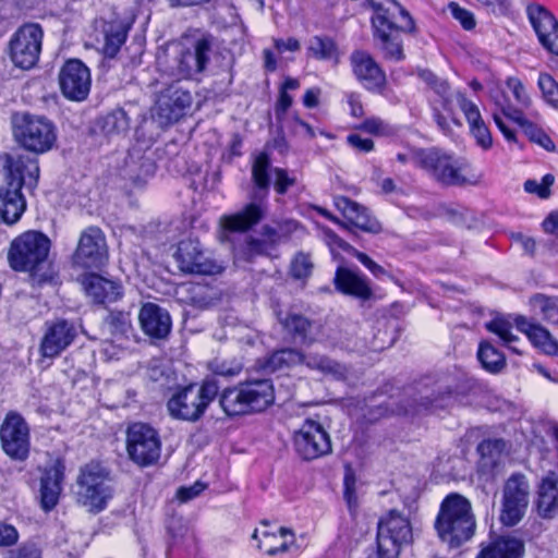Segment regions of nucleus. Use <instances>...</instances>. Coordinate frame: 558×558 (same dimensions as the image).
<instances>
[{
  "mask_svg": "<svg viewBox=\"0 0 558 558\" xmlns=\"http://www.w3.org/2000/svg\"><path fill=\"white\" fill-rule=\"evenodd\" d=\"M155 162L147 157L141 156L135 160L134 156L130 155L126 160V174L136 184L145 182L155 174Z\"/></svg>",
  "mask_w": 558,
  "mask_h": 558,
  "instance_id": "nucleus-43",
  "label": "nucleus"
},
{
  "mask_svg": "<svg viewBox=\"0 0 558 558\" xmlns=\"http://www.w3.org/2000/svg\"><path fill=\"white\" fill-rule=\"evenodd\" d=\"M427 155L428 148L408 147L404 151L398 153L396 158L402 165L412 163L424 170Z\"/></svg>",
  "mask_w": 558,
  "mask_h": 558,
  "instance_id": "nucleus-49",
  "label": "nucleus"
},
{
  "mask_svg": "<svg viewBox=\"0 0 558 558\" xmlns=\"http://www.w3.org/2000/svg\"><path fill=\"white\" fill-rule=\"evenodd\" d=\"M432 89L439 96L442 109L452 114L458 92H452L447 81L441 78L438 80Z\"/></svg>",
  "mask_w": 558,
  "mask_h": 558,
  "instance_id": "nucleus-50",
  "label": "nucleus"
},
{
  "mask_svg": "<svg viewBox=\"0 0 558 558\" xmlns=\"http://www.w3.org/2000/svg\"><path fill=\"white\" fill-rule=\"evenodd\" d=\"M82 284L86 294L98 304L116 302L123 294V289L119 281L105 278L97 274L84 276Z\"/></svg>",
  "mask_w": 558,
  "mask_h": 558,
  "instance_id": "nucleus-29",
  "label": "nucleus"
},
{
  "mask_svg": "<svg viewBox=\"0 0 558 558\" xmlns=\"http://www.w3.org/2000/svg\"><path fill=\"white\" fill-rule=\"evenodd\" d=\"M347 142L356 150L362 153H368L374 148V142L371 138H363L359 134H350L347 137Z\"/></svg>",
  "mask_w": 558,
  "mask_h": 558,
  "instance_id": "nucleus-62",
  "label": "nucleus"
},
{
  "mask_svg": "<svg viewBox=\"0 0 558 558\" xmlns=\"http://www.w3.org/2000/svg\"><path fill=\"white\" fill-rule=\"evenodd\" d=\"M208 368L213 374L223 377L238 376L243 369V363L236 357H215L209 362Z\"/></svg>",
  "mask_w": 558,
  "mask_h": 558,
  "instance_id": "nucleus-47",
  "label": "nucleus"
},
{
  "mask_svg": "<svg viewBox=\"0 0 558 558\" xmlns=\"http://www.w3.org/2000/svg\"><path fill=\"white\" fill-rule=\"evenodd\" d=\"M3 451L12 459L23 461L29 453V428L16 412H9L0 428Z\"/></svg>",
  "mask_w": 558,
  "mask_h": 558,
  "instance_id": "nucleus-17",
  "label": "nucleus"
},
{
  "mask_svg": "<svg viewBox=\"0 0 558 558\" xmlns=\"http://www.w3.org/2000/svg\"><path fill=\"white\" fill-rule=\"evenodd\" d=\"M206 484L197 481L191 486H182L177 492V497L180 501L186 502L197 497L204 489Z\"/></svg>",
  "mask_w": 558,
  "mask_h": 558,
  "instance_id": "nucleus-59",
  "label": "nucleus"
},
{
  "mask_svg": "<svg viewBox=\"0 0 558 558\" xmlns=\"http://www.w3.org/2000/svg\"><path fill=\"white\" fill-rule=\"evenodd\" d=\"M7 558H41V555L35 545H24L19 550L11 551Z\"/></svg>",
  "mask_w": 558,
  "mask_h": 558,
  "instance_id": "nucleus-64",
  "label": "nucleus"
},
{
  "mask_svg": "<svg viewBox=\"0 0 558 558\" xmlns=\"http://www.w3.org/2000/svg\"><path fill=\"white\" fill-rule=\"evenodd\" d=\"M514 324L518 330L524 332L536 348L541 349L546 354L553 355L558 353V342L546 328L529 322L523 316H517Z\"/></svg>",
  "mask_w": 558,
  "mask_h": 558,
  "instance_id": "nucleus-35",
  "label": "nucleus"
},
{
  "mask_svg": "<svg viewBox=\"0 0 558 558\" xmlns=\"http://www.w3.org/2000/svg\"><path fill=\"white\" fill-rule=\"evenodd\" d=\"M173 256L180 270L186 274L215 275L223 270V266L208 256L197 240L180 241Z\"/></svg>",
  "mask_w": 558,
  "mask_h": 558,
  "instance_id": "nucleus-16",
  "label": "nucleus"
},
{
  "mask_svg": "<svg viewBox=\"0 0 558 558\" xmlns=\"http://www.w3.org/2000/svg\"><path fill=\"white\" fill-rule=\"evenodd\" d=\"M276 174L275 190L278 194L283 195L290 186H293L296 182L295 178L290 177L284 169L275 168Z\"/></svg>",
  "mask_w": 558,
  "mask_h": 558,
  "instance_id": "nucleus-57",
  "label": "nucleus"
},
{
  "mask_svg": "<svg viewBox=\"0 0 558 558\" xmlns=\"http://www.w3.org/2000/svg\"><path fill=\"white\" fill-rule=\"evenodd\" d=\"M76 485L77 501L92 513L104 511L113 497L110 473L97 462L81 468Z\"/></svg>",
  "mask_w": 558,
  "mask_h": 558,
  "instance_id": "nucleus-8",
  "label": "nucleus"
},
{
  "mask_svg": "<svg viewBox=\"0 0 558 558\" xmlns=\"http://www.w3.org/2000/svg\"><path fill=\"white\" fill-rule=\"evenodd\" d=\"M538 87L544 99L554 107H558V83L546 73L539 74Z\"/></svg>",
  "mask_w": 558,
  "mask_h": 558,
  "instance_id": "nucleus-54",
  "label": "nucleus"
},
{
  "mask_svg": "<svg viewBox=\"0 0 558 558\" xmlns=\"http://www.w3.org/2000/svg\"><path fill=\"white\" fill-rule=\"evenodd\" d=\"M275 402V388L268 378L247 379L222 391L219 403L229 416L263 412Z\"/></svg>",
  "mask_w": 558,
  "mask_h": 558,
  "instance_id": "nucleus-5",
  "label": "nucleus"
},
{
  "mask_svg": "<svg viewBox=\"0 0 558 558\" xmlns=\"http://www.w3.org/2000/svg\"><path fill=\"white\" fill-rule=\"evenodd\" d=\"M457 104L465 116L470 129L484 122L478 107L471 100L466 99L462 93H457Z\"/></svg>",
  "mask_w": 558,
  "mask_h": 558,
  "instance_id": "nucleus-51",
  "label": "nucleus"
},
{
  "mask_svg": "<svg viewBox=\"0 0 558 558\" xmlns=\"http://www.w3.org/2000/svg\"><path fill=\"white\" fill-rule=\"evenodd\" d=\"M523 543L515 537H499L483 548L476 558H521Z\"/></svg>",
  "mask_w": 558,
  "mask_h": 558,
  "instance_id": "nucleus-36",
  "label": "nucleus"
},
{
  "mask_svg": "<svg viewBox=\"0 0 558 558\" xmlns=\"http://www.w3.org/2000/svg\"><path fill=\"white\" fill-rule=\"evenodd\" d=\"M59 85L66 99L83 101L90 92V71L81 60L70 59L60 69Z\"/></svg>",
  "mask_w": 558,
  "mask_h": 558,
  "instance_id": "nucleus-20",
  "label": "nucleus"
},
{
  "mask_svg": "<svg viewBox=\"0 0 558 558\" xmlns=\"http://www.w3.org/2000/svg\"><path fill=\"white\" fill-rule=\"evenodd\" d=\"M275 245L266 239H251L247 242V251L250 254L263 255L268 254Z\"/></svg>",
  "mask_w": 558,
  "mask_h": 558,
  "instance_id": "nucleus-63",
  "label": "nucleus"
},
{
  "mask_svg": "<svg viewBox=\"0 0 558 558\" xmlns=\"http://www.w3.org/2000/svg\"><path fill=\"white\" fill-rule=\"evenodd\" d=\"M424 171L438 183L448 186L477 183V178L474 174H470L468 163L456 159L436 147L428 148Z\"/></svg>",
  "mask_w": 558,
  "mask_h": 558,
  "instance_id": "nucleus-11",
  "label": "nucleus"
},
{
  "mask_svg": "<svg viewBox=\"0 0 558 558\" xmlns=\"http://www.w3.org/2000/svg\"><path fill=\"white\" fill-rule=\"evenodd\" d=\"M213 53V40L203 36L189 46H179L165 71L177 80L201 81L207 71Z\"/></svg>",
  "mask_w": 558,
  "mask_h": 558,
  "instance_id": "nucleus-9",
  "label": "nucleus"
},
{
  "mask_svg": "<svg viewBox=\"0 0 558 558\" xmlns=\"http://www.w3.org/2000/svg\"><path fill=\"white\" fill-rule=\"evenodd\" d=\"M264 541L258 544L259 549H264L269 556L288 551L290 545L294 543V535L291 530L279 529V534L264 532Z\"/></svg>",
  "mask_w": 558,
  "mask_h": 558,
  "instance_id": "nucleus-37",
  "label": "nucleus"
},
{
  "mask_svg": "<svg viewBox=\"0 0 558 558\" xmlns=\"http://www.w3.org/2000/svg\"><path fill=\"white\" fill-rule=\"evenodd\" d=\"M535 507L543 519H553L558 514V474L549 472L545 475L536 490Z\"/></svg>",
  "mask_w": 558,
  "mask_h": 558,
  "instance_id": "nucleus-30",
  "label": "nucleus"
},
{
  "mask_svg": "<svg viewBox=\"0 0 558 558\" xmlns=\"http://www.w3.org/2000/svg\"><path fill=\"white\" fill-rule=\"evenodd\" d=\"M472 135L475 137L477 144L482 146L484 149H487L492 146L493 140L488 128L485 122H482L470 129Z\"/></svg>",
  "mask_w": 558,
  "mask_h": 558,
  "instance_id": "nucleus-58",
  "label": "nucleus"
},
{
  "mask_svg": "<svg viewBox=\"0 0 558 558\" xmlns=\"http://www.w3.org/2000/svg\"><path fill=\"white\" fill-rule=\"evenodd\" d=\"M50 246V239L43 232L35 230L23 232L10 244L9 264L16 271H28L33 282L41 286L52 278L47 271L39 274L47 262Z\"/></svg>",
  "mask_w": 558,
  "mask_h": 558,
  "instance_id": "nucleus-3",
  "label": "nucleus"
},
{
  "mask_svg": "<svg viewBox=\"0 0 558 558\" xmlns=\"http://www.w3.org/2000/svg\"><path fill=\"white\" fill-rule=\"evenodd\" d=\"M412 541V527L407 517L397 510H390L378 522L377 548L389 555L390 558H399L401 547Z\"/></svg>",
  "mask_w": 558,
  "mask_h": 558,
  "instance_id": "nucleus-14",
  "label": "nucleus"
},
{
  "mask_svg": "<svg viewBox=\"0 0 558 558\" xmlns=\"http://www.w3.org/2000/svg\"><path fill=\"white\" fill-rule=\"evenodd\" d=\"M307 52L316 60H338L339 50L336 41L329 36H313L307 46Z\"/></svg>",
  "mask_w": 558,
  "mask_h": 558,
  "instance_id": "nucleus-40",
  "label": "nucleus"
},
{
  "mask_svg": "<svg viewBox=\"0 0 558 558\" xmlns=\"http://www.w3.org/2000/svg\"><path fill=\"white\" fill-rule=\"evenodd\" d=\"M101 132L107 136L125 133L130 126V120L123 109H116L104 116L98 122Z\"/></svg>",
  "mask_w": 558,
  "mask_h": 558,
  "instance_id": "nucleus-44",
  "label": "nucleus"
},
{
  "mask_svg": "<svg viewBox=\"0 0 558 558\" xmlns=\"http://www.w3.org/2000/svg\"><path fill=\"white\" fill-rule=\"evenodd\" d=\"M294 447L304 460H314L331 452V441L320 423L306 420L294 433Z\"/></svg>",
  "mask_w": 558,
  "mask_h": 558,
  "instance_id": "nucleus-19",
  "label": "nucleus"
},
{
  "mask_svg": "<svg viewBox=\"0 0 558 558\" xmlns=\"http://www.w3.org/2000/svg\"><path fill=\"white\" fill-rule=\"evenodd\" d=\"M360 129L376 136H390L396 133L393 126L377 117L365 119Z\"/></svg>",
  "mask_w": 558,
  "mask_h": 558,
  "instance_id": "nucleus-52",
  "label": "nucleus"
},
{
  "mask_svg": "<svg viewBox=\"0 0 558 558\" xmlns=\"http://www.w3.org/2000/svg\"><path fill=\"white\" fill-rule=\"evenodd\" d=\"M193 97L189 90L170 85L158 97L155 116L161 125L177 122L192 105Z\"/></svg>",
  "mask_w": 558,
  "mask_h": 558,
  "instance_id": "nucleus-22",
  "label": "nucleus"
},
{
  "mask_svg": "<svg viewBox=\"0 0 558 558\" xmlns=\"http://www.w3.org/2000/svg\"><path fill=\"white\" fill-rule=\"evenodd\" d=\"M335 204L344 218L356 228L369 233H379L383 230L380 222L369 215L367 208L349 197H338Z\"/></svg>",
  "mask_w": 558,
  "mask_h": 558,
  "instance_id": "nucleus-32",
  "label": "nucleus"
},
{
  "mask_svg": "<svg viewBox=\"0 0 558 558\" xmlns=\"http://www.w3.org/2000/svg\"><path fill=\"white\" fill-rule=\"evenodd\" d=\"M530 306L535 315L545 322L558 325V296H547L542 293L534 294L530 299Z\"/></svg>",
  "mask_w": 558,
  "mask_h": 558,
  "instance_id": "nucleus-38",
  "label": "nucleus"
},
{
  "mask_svg": "<svg viewBox=\"0 0 558 558\" xmlns=\"http://www.w3.org/2000/svg\"><path fill=\"white\" fill-rule=\"evenodd\" d=\"M133 9L113 13V17L102 25V53L106 58H114L124 45L128 34L135 21Z\"/></svg>",
  "mask_w": 558,
  "mask_h": 558,
  "instance_id": "nucleus-23",
  "label": "nucleus"
},
{
  "mask_svg": "<svg viewBox=\"0 0 558 558\" xmlns=\"http://www.w3.org/2000/svg\"><path fill=\"white\" fill-rule=\"evenodd\" d=\"M352 71L359 82L369 90H378L386 84V74L366 51L355 50L350 56Z\"/></svg>",
  "mask_w": 558,
  "mask_h": 558,
  "instance_id": "nucleus-26",
  "label": "nucleus"
},
{
  "mask_svg": "<svg viewBox=\"0 0 558 558\" xmlns=\"http://www.w3.org/2000/svg\"><path fill=\"white\" fill-rule=\"evenodd\" d=\"M526 13L541 45L550 53L558 56V21L551 12L541 4H530Z\"/></svg>",
  "mask_w": 558,
  "mask_h": 558,
  "instance_id": "nucleus-25",
  "label": "nucleus"
},
{
  "mask_svg": "<svg viewBox=\"0 0 558 558\" xmlns=\"http://www.w3.org/2000/svg\"><path fill=\"white\" fill-rule=\"evenodd\" d=\"M506 85L521 108H529L531 106V98L520 78L510 76L506 80Z\"/></svg>",
  "mask_w": 558,
  "mask_h": 558,
  "instance_id": "nucleus-55",
  "label": "nucleus"
},
{
  "mask_svg": "<svg viewBox=\"0 0 558 558\" xmlns=\"http://www.w3.org/2000/svg\"><path fill=\"white\" fill-rule=\"evenodd\" d=\"M5 183L0 186V217L7 225L15 223L26 208L21 193L23 186L34 190L39 180V166L29 156L5 155Z\"/></svg>",
  "mask_w": 558,
  "mask_h": 558,
  "instance_id": "nucleus-1",
  "label": "nucleus"
},
{
  "mask_svg": "<svg viewBox=\"0 0 558 558\" xmlns=\"http://www.w3.org/2000/svg\"><path fill=\"white\" fill-rule=\"evenodd\" d=\"M277 317L283 330L295 342L312 344L322 341L324 338L323 325L318 320L292 311L279 312Z\"/></svg>",
  "mask_w": 558,
  "mask_h": 558,
  "instance_id": "nucleus-24",
  "label": "nucleus"
},
{
  "mask_svg": "<svg viewBox=\"0 0 558 558\" xmlns=\"http://www.w3.org/2000/svg\"><path fill=\"white\" fill-rule=\"evenodd\" d=\"M19 541V532L15 526L0 522V547H9Z\"/></svg>",
  "mask_w": 558,
  "mask_h": 558,
  "instance_id": "nucleus-60",
  "label": "nucleus"
},
{
  "mask_svg": "<svg viewBox=\"0 0 558 558\" xmlns=\"http://www.w3.org/2000/svg\"><path fill=\"white\" fill-rule=\"evenodd\" d=\"M531 486L522 473L511 474L502 486L499 520L502 525L512 527L525 517L530 504Z\"/></svg>",
  "mask_w": 558,
  "mask_h": 558,
  "instance_id": "nucleus-12",
  "label": "nucleus"
},
{
  "mask_svg": "<svg viewBox=\"0 0 558 558\" xmlns=\"http://www.w3.org/2000/svg\"><path fill=\"white\" fill-rule=\"evenodd\" d=\"M219 392V386L213 378L205 379L201 385L191 384L179 389L167 402L171 417L197 422L205 414L208 405Z\"/></svg>",
  "mask_w": 558,
  "mask_h": 558,
  "instance_id": "nucleus-6",
  "label": "nucleus"
},
{
  "mask_svg": "<svg viewBox=\"0 0 558 558\" xmlns=\"http://www.w3.org/2000/svg\"><path fill=\"white\" fill-rule=\"evenodd\" d=\"M107 331L114 338L126 337L132 330L130 313L123 311H111L104 320Z\"/></svg>",
  "mask_w": 558,
  "mask_h": 558,
  "instance_id": "nucleus-45",
  "label": "nucleus"
},
{
  "mask_svg": "<svg viewBox=\"0 0 558 558\" xmlns=\"http://www.w3.org/2000/svg\"><path fill=\"white\" fill-rule=\"evenodd\" d=\"M138 319L143 331L151 338L163 339L170 333L171 317L167 310L155 303L143 304Z\"/></svg>",
  "mask_w": 558,
  "mask_h": 558,
  "instance_id": "nucleus-28",
  "label": "nucleus"
},
{
  "mask_svg": "<svg viewBox=\"0 0 558 558\" xmlns=\"http://www.w3.org/2000/svg\"><path fill=\"white\" fill-rule=\"evenodd\" d=\"M435 529L440 539L450 547H459L471 539L476 521L469 499L460 494L448 495L440 505Z\"/></svg>",
  "mask_w": 558,
  "mask_h": 558,
  "instance_id": "nucleus-4",
  "label": "nucleus"
},
{
  "mask_svg": "<svg viewBox=\"0 0 558 558\" xmlns=\"http://www.w3.org/2000/svg\"><path fill=\"white\" fill-rule=\"evenodd\" d=\"M448 8L452 16L459 21L465 31H471L475 27V16L471 11L461 8L457 2H450Z\"/></svg>",
  "mask_w": 558,
  "mask_h": 558,
  "instance_id": "nucleus-56",
  "label": "nucleus"
},
{
  "mask_svg": "<svg viewBox=\"0 0 558 558\" xmlns=\"http://www.w3.org/2000/svg\"><path fill=\"white\" fill-rule=\"evenodd\" d=\"M488 12L496 15H505L509 12L510 0H476Z\"/></svg>",
  "mask_w": 558,
  "mask_h": 558,
  "instance_id": "nucleus-61",
  "label": "nucleus"
},
{
  "mask_svg": "<svg viewBox=\"0 0 558 558\" xmlns=\"http://www.w3.org/2000/svg\"><path fill=\"white\" fill-rule=\"evenodd\" d=\"M77 336L74 323L58 318L46 323V329L40 341L41 356L53 359L59 356L72 344Z\"/></svg>",
  "mask_w": 558,
  "mask_h": 558,
  "instance_id": "nucleus-21",
  "label": "nucleus"
},
{
  "mask_svg": "<svg viewBox=\"0 0 558 558\" xmlns=\"http://www.w3.org/2000/svg\"><path fill=\"white\" fill-rule=\"evenodd\" d=\"M270 159L266 153H260L252 166L253 189L248 195V203L235 214L221 218L222 227L232 232H245L258 225L268 210V195L270 187Z\"/></svg>",
  "mask_w": 558,
  "mask_h": 558,
  "instance_id": "nucleus-2",
  "label": "nucleus"
},
{
  "mask_svg": "<svg viewBox=\"0 0 558 558\" xmlns=\"http://www.w3.org/2000/svg\"><path fill=\"white\" fill-rule=\"evenodd\" d=\"M72 262L81 268H100L108 262V246L105 233L98 227L84 229L78 238Z\"/></svg>",
  "mask_w": 558,
  "mask_h": 558,
  "instance_id": "nucleus-15",
  "label": "nucleus"
},
{
  "mask_svg": "<svg viewBox=\"0 0 558 558\" xmlns=\"http://www.w3.org/2000/svg\"><path fill=\"white\" fill-rule=\"evenodd\" d=\"M12 128L16 143L35 154L51 150L58 138L57 126L44 116L16 113L12 117Z\"/></svg>",
  "mask_w": 558,
  "mask_h": 558,
  "instance_id": "nucleus-7",
  "label": "nucleus"
},
{
  "mask_svg": "<svg viewBox=\"0 0 558 558\" xmlns=\"http://www.w3.org/2000/svg\"><path fill=\"white\" fill-rule=\"evenodd\" d=\"M512 326L513 324L509 318L498 316L486 324V329L497 335L504 344L510 350L520 354L521 351L517 347L512 345V343L518 340V337L512 333Z\"/></svg>",
  "mask_w": 558,
  "mask_h": 558,
  "instance_id": "nucleus-46",
  "label": "nucleus"
},
{
  "mask_svg": "<svg viewBox=\"0 0 558 558\" xmlns=\"http://www.w3.org/2000/svg\"><path fill=\"white\" fill-rule=\"evenodd\" d=\"M477 359L484 369L492 374L501 372L506 366V357L490 342L482 341L477 350Z\"/></svg>",
  "mask_w": 558,
  "mask_h": 558,
  "instance_id": "nucleus-41",
  "label": "nucleus"
},
{
  "mask_svg": "<svg viewBox=\"0 0 558 558\" xmlns=\"http://www.w3.org/2000/svg\"><path fill=\"white\" fill-rule=\"evenodd\" d=\"M126 451L138 466L145 468L158 462L161 440L158 432L145 423H133L126 429Z\"/></svg>",
  "mask_w": 558,
  "mask_h": 558,
  "instance_id": "nucleus-13",
  "label": "nucleus"
},
{
  "mask_svg": "<svg viewBox=\"0 0 558 558\" xmlns=\"http://www.w3.org/2000/svg\"><path fill=\"white\" fill-rule=\"evenodd\" d=\"M64 469V464L57 460L53 464L45 468L41 472L39 500L40 506L45 511L52 510L59 501L62 490Z\"/></svg>",
  "mask_w": 558,
  "mask_h": 558,
  "instance_id": "nucleus-27",
  "label": "nucleus"
},
{
  "mask_svg": "<svg viewBox=\"0 0 558 558\" xmlns=\"http://www.w3.org/2000/svg\"><path fill=\"white\" fill-rule=\"evenodd\" d=\"M333 283L336 289L347 295L366 301L373 295L367 278L360 271L338 267Z\"/></svg>",
  "mask_w": 558,
  "mask_h": 558,
  "instance_id": "nucleus-31",
  "label": "nucleus"
},
{
  "mask_svg": "<svg viewBox=\"0 0 558 558\" xmlns=\"http://www.w3.org/2000/svg\"><path fill=\"white\" fill-rule=\"evenodd\" d=\"M313 268L311 256L300 252L291 260L290 274L296 280H305L312 275Z\"/></svg>",
  "mask_w": 558,
  "mask_h": 558,
  "instance_id": "nucleus-48",
  "label": "nucleus"
},
{
  "mask_svg": "<svg viewBox=\"0 0 558 558\" xmlns=\"http://www.w3.org/2000/svg\"><path fill=\"white\" fill-rule=\"evenodd\" d=\"M555 178L553 174H545L542 181L526 180L524 182V191L530 194H536L539 198L546 199L550 195V186L554 184Z\"/></svg>",
  "mask_w": 558,
  "mask_h": 558,
  "instance_id": "nucleus-53",
  "label": "nucleus"
},
{
  "mask_svg": "<svg viewBox=\"0 0 558 558\" xmlns=\"http://www.w3.org/2000/svg\"><path fill=\"white\" fill-rule=\"evenodd\" d=\"M401 33L404 32L399 28L373 32L375 45L386 61L401 62L405 59Z\"/></svg>",
  "mask_w": 558,
  "mask_h": 558,
  "instance_id": "nucleus-34",
  "label": "nucleus"
},
{
  "mask_svg": "<svg viewBox=\"0 0 558 558\" xmlns=\"http://www.w3.org/2000/svg\"><path fill=\"white\" fill-rule=\"evenodd\" d=\"M302 364H305L311 369L318 371L324 375H330L336 378L343 377L345 373L344 367L340 363L326 355L317 353H303Z\"/></svg>",
  "mask_w": 558,
  "mask_h": 558,
  "instance_id": "nucleus-39",
  "label": "nucleus"
},
{
  "mask_svg": "<svg viewBox=\"0 0 558 558\" xmlns=\"http://www.w3.org/2000/svg\"><path fill=\"white\" fill-rule=\"evenodd\" d=\"M303 353L296 349H282L269 355L263 365L266 372H276L283 367L302 364Z\"/></svg>",
  "mask_w": 558,
  "mask_h": 558,
  "instance_id": "nucleus-42",
  "label": "nucleus"
},
{
  "mask_svg": "<svg viewBox=\"0 0 558 558\" xmlns=\"http://www.w3.org/2000/svg\"><path fill=\"white\" fill-rule=\"evenodd\" d=\"M373 11L371 23L373 32L399 28L413 33L415 24L409 12L396 0H366Z\"/></svg>",
  "mask_w": 558,
  "mask_h": 558,
  "instance_id": "nucleus-18",
  "label": "nucleus"
},
{
  "mask_svg": "<svg viewBox=\"0 0 558 558\" xmlns=\"http://www.w3.org/2000/svg\"><path fill=\"white\" fill-rule=\"evenodd\" d=\"M496 105L500 108L502 116L517 123L530 141L538 144L547 151H555L556 147L551 138L536 124L525 119L521 110L510 104L496 101Z\"/></svg>",
  "mask_w": 558,
  "mask_h": 558,
  "instance_id": "nucleus-33",
  "label": "nucleus"
},
{
  "mask_svg": "<svg viewBox=\"0 0 558 558\" xmlns=\"http://www.w3.org/2000/svg\"><path fill=\"white\" fill-rule=\"evenodd\" d=\"M44 29L38 23H24L11 36L9 56L14 66L33 69L39 61L43 49Z\"/></svg>",
  "mask_w": 558,
  "mask_h": 558,
  "instance_id": "nucleus-10",
  "label": "nucleus"
}]
</instances>
